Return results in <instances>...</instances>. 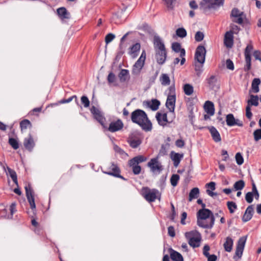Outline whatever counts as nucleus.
<instances>
[{
  "label": "nucleus",
  "mask_w": 261,
  "mask_h": 261,
  "mask_svg": "<svg viewBox=\"0 0 261 261\" xmlns=\"http://www.w3.org/2000/svg\"><path fill=\"white\" fill-rule=\"evenodd\" d=\"M7 174L11 177L13 182L18 186L17 177L16 172L8 167H7Z\"/></svg>",
  "instance_id": "nucleus-34"
},
{
  "label": "nucleus",
  "mask_w": 261,
  "mask_h": 261,
  "mask_svg": "<svg viewBox=\"0 0 261 261\" xmlns=\"http://www.w3.org/2000/svg\"><path fill=\"white\" fill-rule=\"evenodd\" d=\"M226 65L227 69L233 70L234 69V65L230 59H227L226 61Z\"/></svg>",
  "instance_id": "nucleus-59"
},
{
  "label": "nucleus",
  "mask_w": 261,
  "mask_h": 261,
  "mask_svg": "<svg viewBox=\"0 0 261 261\" xmlns=\"http://www.w3.org/2000/svg\"><path fill=\"white\" fill-rule=\"evenodd\" d=\"M206 49L203 46H198L196 50L195 59L199 63L203 64L205 61Z\"/></svg>",
  "instance_id": "nucleus-8"
},
{
  "label": "nucleus",
  "mask_w": 261,
  "mask_h": 261,
  "mask_svg": "<svg viewBox=\"0 0 261 261\" xmlns=\"http://www.w3.org/2000/svg\"><path fill=\"white\" fill-rule=\"evenodd\" d=\"M148 166L153 172H158L160 173L163 169L162 165L158 161V158L151 159L148 163Z\"/></svg>",
  "instance_id": "nucleus-13"
},
{
  "label": "nucleus",
  "mask_w": 261,
  "mask_h": 261,
  "mask_svg": "<svg viewBox=\"0 0 261 261\" xmlns=\"http://www.w3.org/2000/svg\"><path fill=\"white\" fill-rule=\"evenodd\" d=\"M207 128L209 130L214 141L216 142H220L221 140V136L217 129L213 126H208Z\"/></svg>",
  "instance_id": "nucleus-22"
},
{
  "label": "nucleus",
  "mask_w": 261,
  "mask_h": 261,
  "mask_svg": "<svg viewBox=\"0 0 261 261\" xmlns=\"http://www.w3.org/2000/svg\"><path fill=\"white\" fill-rule=\"evenodd\" d=\"M115 38V35L112 33H109L105 37V42L107 44L110 43L114 38Z\"/></svg>",
  "instance_id": "nucleus-55"
},
{
  "label": "nucleus",
  "mask_w": 261,
  "mask_h": 261,
  "mask_svg": "<svg viewBox=\"0 0 261 261\" xmlns=\"http://www.w3.org/2000/svg\"><path fill=\"white\" fill-rule=\"evenodd\" d=\"M176 34L178 37L182 38L187 36V33L186 30L184 28H180L176 30Z\"/></svg>",
  "instance_id": "nucleus-46"
},
{
  "label": "nucleus",
  "mask_w": 261,
  "mask_h": 261,
  "mask_svg": "<svg viewBox=\"0 0 261 261\" xmlns=\"http://www.w3.org/2000/svg\"><path fill=\"white\" fill-rule=\"evenodd\" d=\"M73 98H75L76 100H77V96L76 95H73L71 96L70 97L66 99H62L60 101H59V103L62 104V103H69L71 102Z\"/></svg>",
  "instance_id": "nucleus-56"
},
{
  "label": "nucleus",
  "mask_w": 261,
  "mask_h": 261,
  "mask_svg": "<svg viewBox=\"0 0 261 261\" xmlns=\"http://www.w3.org/2000/svg\"><path fill=\"white\" fill-rule=\"evenodd\" d=\"M245 17V14L244 15H241V16H238L237 18H233L232 21L236 23L241 24L243 23V19Z\"/></svg>",
  "instance_id": "nucleus-58"
},
{
  "label": "nucleus",
  "mask_w": 261,
  "mask_h": 261,
  "mask_svg": "<svg viewBox=\"0 0 261 261\" xmlns=\"http://www.w3.org/2000/svg\"><path fill=\"white\" fill-rule=\"evenodd\" d=\"M155 118L158 122L159 125L165 126L167 123H170L172 122L174 117L172 115V118L171 120H169L167 118L166 113H161V112H157L155 115Z\"/></svg>",
  "instance_id": "nucleus-10"
},
{
  "label": "nucleus",
  "mask_w": 261,
  "mask_h": 261,
  "mask_svg": "<svg viewBox=\"0 0 261 261\" xmlns=\"http://www.w3.org/2000/svg\"><path fill=\"white\" fill-rule=\"evenodd\" d=\"M201 238H195L190 239L189 241V244L191 246L193 247H198L200 245V242Z\"/></svg>",
  "instance_id": "nucleus-44"
},
{
  "label": "nucleus",
  "mask_w": 261,
  "mask_h": 261,
  "mask_svg": "<svg viewBox=\"0 0 261 261\" xmlns=\"http://www.w3.org/2000/svg\"><path fill=\"white\" fill-rule=\"evenodd\" d=\"M141 194L145 200L149 202H154L156 199L160 200L161 193L156 189H150L147 187H143L141 190Z\"/></svg>",
  "instance_id": "nucleus-5"
},
{
  "label": "nucleus",
  "mask_w": 261,
  "mask_h": 261,
  "mask_svg": "<svg viewBox=\"0 0 261 261\" xmlns=\"http://www.w3.org/2000/svg\"><path fill=\"white\" fill-rule=\"evenodd\" d=\"M154 46L156 51L155 57L157 62L162 65L166 60L167 52L163 42L159 36L154 37Z\"/></svg>",
  "instance_id": "nucleus-3"
},
{
  "label": "nucleus",
  "mask_w": 261,
  "mask_h": 261,
  "mask_svg": "<svg viewBox=\"0 0 261 261\" xmlns=\"http://www.w3.org/2000/svg\"><path fill=\"white\" fill-rule=\"evenodd\" d=\"M253 49V45L251 44L247 45L244 51L245 64L244 67V70L246 72L249 71L251 67V53Z\"/></svg>",
  "instance_id": "nucleus-7"
},
{
  "label": "nucleus",
  "mask_w": 261,
  "mask_h": 261,
  "mask_svg": "<svg viewBox=\"0 0 261 261\" xmlns=\"http://www.w3.org/2000/svg\"><path fill=\"white\" fill-rule=\"evenodd\" d=\"M10 214L12 216L17 211L16 210V202H13L10 206Z\"/></svg>",
  "instance_id": "nucleus-60"
},
{
  "label": "nucleus",
  "mask_w": 261,
  "mask_h": 261,
  "mask_svg": "<svg viewBox=\"0 0 261 261\" xmlns=\"http://www.w3.org/2000/svg\"><path fill=\"white\" fill-rule=\"evenodd\" d=\"M204 36V34L202 32L198 31L195 35V39L196 41L200 42L203 39Z\"/></svg>",
  "instance_id": "nucleus-53"
},
{
  "label": "nucleus",
  "mask_w": 261,
  "mask_h": 261,
  "mask_svg": "<svg viewBox=\"0 0 261 261\" xmlns=\"http://www.w3.org/2000/svg\"><path fill=\"white\" fill-rule=\"evenodd\" d=\"M244 12H241L238 9L233 8L231 11L230 16L233 18H237L241 15H244Z\"/></svg>",
  "instance_id": "nucleus-48"
},
{
  "label": "nucleus",
  "mask_w": 261,
  "mask_h": 261,
  "mask_svg": "<svg viewBox=\"0 0 261 261\" xmlns=\"http://www.w3.org/2000/svg\"><path fill=\"white\" fill-rule=\"evenodd\" d=\"M197 224L202 228H211L213 227L215 218L212 211L208 209H201L197 214Z\"/></svg>",
  "instance_id": "nucleus-2"
},
{
  "label": "nucleus",
  "mask_w": 261,
  "mask_h": 261,
  "mask_svg": "<svg viewBox=\"0 0 261 261\" xmlns=\"http://www.w3.org/2000/svg\"><path fill=\"white\" fill-rule=\"evenodd\" d=\"M123 126L122 121L120 119H118L110 123L108 130L111 133H114L122 129Z\"/></svg>",
  "instance_id": "nucleus-14"
},
{
  "label": "nucleus",
  "mask_w": 261,
  "mask_h": 261,
  "mask_svg": "<svg viewBox=\"0 0 261 261\" xmlns=\"http://www.w3.org/2000/svg\"><path fill=\"white\" fill-rule=\"evenodd\" d=\"M146 160V158L142 155H138L137 156L132 159L130 160L129 162H130V164H138L139 163H142Z\"/></svg>",
  "instance_id": "nucleus-36"
},
{
  "label": "nucleus",
  "mask_w": 261,
  "mask_h": 261,
  "mask_svg": "<svg viewBox=\"0 0 261 261\" xmlns=\"http://www.w3.org/2000/svg\"><path fill=\"white\" fill-rule=\"evenodd\" d=\"M81 102L85 108H88L90 106V101L86 96H82Z\"/></svg>",
  "instance_id": "nucleus-54"
},
{
  "label": "nucleus",
  "mask_w": 261,
  "mask_h": 261,
  "mask_svg": "<svg viewBox=\"0 0 261 261\" xmlns=\"http://www.w3.org/2000/svg\"><path fill=\"white\" fill-rule=\"evenodd\" d=\"M91 113L94 118L96 119L101 125H103L105 118L101 112L94 106H92L90 109Z\"/></svg>",
  "instance_id": "nucleus-15"
},
{
  "label": "nucleus",
  "mask_w": 261,
  "mask_h": 261,
  "mask_svg": "<svg viewBox=\"0 0 261 261\" xmlns=\"http://www.w3.org/2000/svg\"><path fill=\"white\" fill-rule=\"evenodd\" d=\"M204 109L205 112L210 116L214 115L215 113V108L213 102L211 101H206L204 105Z\"/></svg>",
  "instance_id": "nucleus-23"
},
{
  "label": "nucleus",
  "mask_w": 261,
  "mask_h": 261,
  "mask_svg": "<svg viewBox=\"0 0 261 261\" xmlns=\"http://www.w3.org/2000/svg\"><path fill=\"white\" fill-rule=\"evenodd\" d=\"M233 244V240L229 237H227L223 244L225 250L227 252H230L232 250Z\"/></svg>",
  "instance_id": "nucleus-31"
},
{
  "label": "nucleus",
  "mask_w": 261,
  "mask_h": 261,
  "mask_svg": "<svg viewBox=\"0 0 261 261\" xmlns=\"http://www.w3.org/2000/svg\"><path fill=\"white\" fill-rule=\"evenodd\" d=\"M161 84L163 86L169 85L170 84V80L168 74L163 73L160 77Z\"/></svg>",
  "instance_id": "nucleus-38"
},
{
  "label": "nucleus",
  "mask_w": 261,
  "mask_h": 261,
  "mask_svg": "<svg viewBox=\"0 0 261 261\" xmlns=\"http://www.w3.org/2000/svg\"><path fill=\"white\" fill-rule=\"evenodd\" d=\"M253 194L252 192H248L245 195V200L246 201L250 203L253 201Z\"/></svg>",
  "instance_id": "nucleus-57"
},
{
  "label": "nucleus",
  "mask_w": 261,
  "mask_h": 261,
  "mask_svg": "<svg viewBox=\"0 0 261 261\" xmlns=\"http://www.w3.org/2000/svg\"><path fill=\"white\" fill-rule=\"evenodd\" d=\"M235 158H236V160L237 163L239 165H241L242 164H243V163L244 162V159H243L242 154H241V153H240V152L237 153L236 154Z\"/></svg>",
  "instance_id": "nucleus-51"
},
{
  "label": "nucleus",
  "mask_w": 261,
  "mask_h": 261,
  "mask_svg": "<svg viewBox=\"0 0 261 261\" xmlns=\"http://www.w3.org/2000/svg\"><path fill=\"white\" fill-rule=\"evenodd\" d=\"M110 169L109 171H103V172L106 174L112 175L115 177V174H118L120 173V169L118 166V165L112 162L111 163L110 167H109Z\"/></svg>",
  "instance_id": "nucleus-19"
},
{
  "label": "nucleus",
  "mask_w": 261,
  "mask_h": 261,
  "mask_svg": "<svg viewBox=\"0 0 261 261\" xmlns=\"http://www.w3.org/2000/svg\"><path fill=\"white\" fill-rule=\"evenodd\" d=\"M25 190L26 192V196L30 203V207L32 210H34L36 208V205L35 203L33 191L29 185L28 186L25 187Z\"/></svg>",
  "instance_id": "nucleus-11"
},
{
  "label": "nucleus",
  "mask_w": 261,
  "mask_h": 261,
  "mask_svg": "<svg viewBox=\"0 0 261 261\" xmlns=\"http://www.w3.org/2000/svg\"><path fill=\"white\" fill-rule=\"evenodd\" d=\"M9 143L14 149H17L19 148L18 141L14 138H9Z\"/></svg>",
  "instance_id": "nucleus-50"
},
{
  "label": "nucleus",
  "mask_w": 261,
  "mask_h": 261,
  "mask_svg": "<svg viewBox=\"0 0 261 261\" xmlns=\"http://www.w3.org/2000/svg\"><path fill=\"white\" fill-rule=\"evenodd\" d=\"M57 13L60 17L63 19H68L70 17V13L64 7L59 8L57 9Z\"/></svg>",
  "instance_id": "nucleus-29"
},
{
  "label": "nucleus",
  "mask_w": 261,
  "mask_h": 261,
  "mask_svg": "<svg viewBox=\"0 0 261 261\" xmlns=\"http://www.w3.org/2000/svg\"><path fill=\"white\" fill-rule=\"evenodd\" d=\"M170 257L173 261H184L182 256L179 252L172 249H170Z\"/></svg>",
  "instance_id": "nucleus-28"
},
{
  "label": "nucleus",
  "mask_w": 261,
  "mask_h": 261,
  "mask_svg": "<svg viewBox=\"0 0 261 261\" xmlns=\"http://www.w3.org/2000/svg\"><path fill=\"white\" fill-rule=\"evenodd\" d=\"M129 165L130 167L132 168V170L133 173L135 175H138L140 173L141 168L138 164H130V162H129Z\"/></svg>",
  "instance_id": "nucleus-41"
},
{
  "label": "nucleus",
  "mask_w": 261,
  "mask_h": 261,
  "mask_svg": "<svg viewBox=\"0 0 261 261\" xmlns=\"http://www.w3.org/2000/svg\"><path fill=\"white\" fill-rule=\"evenodd\" d=\"M253 213V206L252 205L248 206L242 217V221L244 222L249 221L252 218Z\"/></svg>",
  "instance_id": "nucleus-18"
},
{
  "label": "nucleus",
  "mask_w": 261,
  "mask_h": 261,
  "mask_svg": "<svg viewBox=\"0 0 261 261\" xmlns=\"http://www.w3.org/2000/svg\"><path fill=\"white\" fill-rule=\"evenodd\" d=\"M169 90L170 91L169 94L168 95L166 106L169 110L170 112L172 114V115H173V117H175L174 116V109L175 106V101H176V95L175 93V88L174 87H170L169 88Z\"/></svg>",
  "instance_id": "nucleus-6"
},
{
  "label": "nucleus",
  "mask_w": 261,
  "mask_h": 261,
  "mask_svg": "<svg viewBox=\"0 0 261 261\" xmlns=\"http://www.w3.org/2000/svg\"><path fill=\"white\" fill-rule=\"evenodd\" d=\"M128 71L126 69H121L119 74V77L121 82H125L126 81L128 75Z\"/></svg>",
  "instance_id": "nucleus-40"
},
{
  "label": "nucleus",
  "mask_w": 261,
  "mask_h": 261,
  "mask_svg": "<svg viewBox=\"0 0 261 261\" xmlns=\"http://www.w3.org/2000/svg\"><path fill=\"white\" fill-rule=\"evenodd\" d=\"M172 49L176 53L180 52V56L181 57H185L186 55V51L185 49L181 48V45L179 43L174 42L172 44Z\"/></svg>",
  "instance_id": "nucleus-27"
},
{
  "label": "nucleus",
  "mask_w": 261,
  "mask_h": 261,
  "mask_svg": "<svg viewBox=\"0 0 261 261\" xmlns=\"http://www.w3.org/2000/svg\"><path fill=\"white\" fill-rule=\"evenodd\" d=\"M31 126V123L30 121L28 119H24L21 121L20 123V126L22 131L24 129H27L28 127Z\"/></svg>",
  "instance_id": "nucleus-45"
},
{
  "label": "nucleus",
  "mask_w": 261,
  "mask_h": 261,
  "mask_svg": "<svg viewBox=\"0 0 261 261\" xmlns=\"http://www.w3.org/2000/svg\"><path fill=\"white\" fill-rule=\"evenodd\" d=\"M260 83L259 79H254L251 84V88L254 93H257L259 91L258 86Z\"/></svg>",
  "instance_id": "nucleus-37"
},
{
  "label": "nucleus",
  "mask_w": 261,
  "mask_h": 261,
  "mask_svg": "<svg viewBox=\"0 0 261 261\" xmlns=\"http://www.w3.org/2000/svg\"><path fill=\"white\" fill-rule=\"evenodd\" d=\"M226 124L229 126L237 125L239 126H243V123L242 121L236 119L232 114H229L226 116Z\"/></svg>",
  "instance_id": "nucleus-12"
},
{
  "label": "nucleus",
  "mask_w": 261,
  "mask_h": 261,
  "mask_svg": "<svg viewBox=\"0 0 261 261\" xmlns=\"http://www.w3.org/2000/svg\"><path fill=\"white\" fill-rule=\"evenodd\" d=\"M24 147L29 151H31L35 146V142L31 134L25 138L23 141Z\"/></svg>",
  "instance_id": "nucleus-20"
},
{
  "label": "nucleus",
  "mask_w": 261,
  "mask_h": 261,
  "mask_svg": "<svg viewBox=\"0 0 261 261\" xmlns=\"http://www.w3.org/2000/svg\"><path fill=\"white\" fill-rule=\"evenodd\" d=\"M247 238V236H243L242 237H241L238 241L235 252V255L238 256L239 258H241L243 254Z\"/></svg>",
  "instance_id": "nucleus-9"
},
{
  "label": "nucleus",
  "mask_w": 261,
  "mask_h": 261,
  "mask_svg": "<svg viewBox=\"0 0 261 261\" xmlns=\"http://www.w3.org/2000/svg\"><path fill=\"white\" fill-rule=\"evenodd\" d=\"M246 117L250 119L252 116V114L251 112V107L247 106L246 108Z\"/></svg>",
  "instance_id": "nucleus-64"
},
{
  "label": "nucleus",
  "mask_w": 261,
  "mask_h": 261,
  "mask_svg": "<svg viewBox=\"0 0 261 261\" xmlns=\"http://www.w3.org/2000/svg\"><path fill=\"white\" fill-rule=\"evenodd\" d=\"M210 249L208 245H204L203 249V255L207 258V261H216L217 257L215 254L210 255L208 251Z\"/></svg>",
  "instance_id": "nucleus-24"
},
{
  "label": "nucleus",
  "mask_w": 261,
  "mask_h": 261,
  "mask_svg": "<svg viewBox=\"0 0 261 261\" xmlns=\"http://www.w3.org/2000/svg\"><path fill=\"white\" fill-rule=\"evenodd\" d=\"M144 61L141 60V59H138L137 62L133 66V68L132 70V73L135 75H138L142 68H143L144 65Z\"/></svg>",
  "instance_id": "nucleus-21"
},
{
  "label": "nucleus",
  "mask_w": 261,
  "mask_h": 261,
  "mask_svg": "<svg viewBox=\"0 0 261 261\" xmlns=\"http://www.w3.org/2000/svg\"><path fill=\"white\" fill-rule=\"evenodd\" d=\"M244 186L245 182L243 180L237 181L233 185V187L236 190H241L244 188Z\"/></svg>",
  "instance_id": "nucleus-47"
},
{
  "label": "nucleus",
  "mask_w": 261,
  "mask_h": 261,
  "mask_svg": "<svg viewBox=\"0 0 261 261\" xmlns=\"http://www.w3.org/2000/svg\"><path fill=\"white\" fill-rule=\"evenodd\" d=\"M140 47H141L140 44L138 43H137L134 44L130 48V50L129 53L131 55H134V57H136L135 54L140 50Z\"/></svg>",
  "instance_id": "nucleus-42"
},
{
  "label": "nucleus",
  "mask_w": 261,
  "mask_h": 261,
  "mask_svg": "<svg viewBox=\"0 0 261 261\" xmlns=\"http://www.w3.org/2000/svg\"><path fill=\"white\" fill-rule=\"evenodd\" d=\"M258 105V97L257 95H250V99L247 101V106L251 107V106H257Z\"/></svg>",
  "instance_id": "nucleus-35"
},
{
  "label": "nucleus",
  "mask_w": 261,
  "mask_h": 261,
  "mask_svg": "<svg viewBox=\"0 0 261 261\" xmlns=\"http://www.w3.org/2000/svg\"><path fill=\"white\" fill-rule=\"evenodd\" d=\"M165 4L169 8L173 7V4L175 2V0H163Z\"/></svg>",
  "instance_id": "nucleus-63"
},
{
  "label": "nucleus",
  "mask_w": 261,
  "mask_h": 261,
  "mask_svg": "<svg viewBox=\"0 0 261 261\" xmlns=\"http://www.w3.org/2000/svg\"><path fill=\"white\" fill-rule=\"evenodd\" d=\"M207 86L211 90H215L219 88L218 79L216 76L212 75L206 79Z\"/></svg>",
  "instance_id": "nucleus-16"
},
{
  "label": "nucleus",
  "mask_w": 261,
  "mask_h": 261,
  "mask_svg": "<svg viewBox=\"0 0 261 261\" xmlns=\"http://www.w3.org/2000/svg\"><path fill=\"white\" fill-rule=\"evenodd\" d=\"M115 75L113 72H110L108 76V81L109 83H112L114 82L115 80Z\"/></svg>",
  "instance_id": "nucleus-61"
},
{
  "label": "nucleus",
  "mask_w": 261,
  "mask_h": 261,
  "mask_svg": "<svg viewBox=\"0 0 261 261\" xmlns=\"http://www.w3.org/2000/svg\"><path fill=\"white\" fill-rule=\"evenodd\" d=\"M186 238L189 240L195 238H201L200 233L197 230H192L185 233Z\"/></svg>",
  "instance_id": "nucleus-32"
},
{
  "label": "nucleus",
  "mask_w": 261,
  "mask_h": 261,
  "mask_svg": "<svg viewBox=\"0 0 261 261\" xmlns=\"http://www.w3.org/2000/svg\"><path fill=\"white\" fill-rule=\"evenodd\" d=\"M183 158L182 154H179L178 153H175L172 151L171 153V158L173 161V164L175 167H177L179 164L180 160Z\"/></svg>",
  "instance_id": "nucleus-26"
},
{
  "label": "nucleus",
  "mask_w": 261,
  "mask_h": 261,
  "mask_svg": "<svg viewBox=\"0 0 261 261\" xmlns=\"http://www.w3.org/2000/svg\"><path fill=\"white\" fill-rule=\"evenodd\" d=\"M150 108L152 111H156L159 109L160 105V102L156 99H152L151 101H146L144 102V104Z\"/></svg>",
  "instance_id": "nucleus-25"
},
{
  "label": "nucleus",
  "mask_w": 261,
  "mask_h": 261,
  "mask_svg": "<svg viewBox=\"0 0 261 261\" xmlns=\"http://www.w3.org/2000/svg\"><path fill=\"white\" fill-rule=\"evenodd\" d=\"M199 193V189L198 188H193L189 193V201H191L193 199L198 198Z\"/></svg>",
  "instance_id": "nucleus-33"
},
{
  "label": "nucleus",
  "mask_w": 261,
  "mask_h": 261,
  "mask_svg": "<svg viewBox=\"0 0 261 261\" xmlns=\"http://www.w3.org/2000/svg\"><path fill=\"white\" fill-rule=\"evenodd\" d=\"M130 146L134 148L138 147L141 143V140L138 138L130 137L128 141Z\"/></svg>",
  "instance_id": "nucleus-30"
},
{
  "label": "nucleus",
  "mask_w": 261,
  "mask_h": 261,
  "mask_svg": "<svg viewBox=\"0 0 261 261\" xmlns=\"http://www.w3.org/2000/svg\"><path fill=\"white\" fill-rule=\"evenodd\" d=\"M224 0H202L199 4V9L206 14L212 10H216L224 4Z\"/></svg>",
  "instance_id": "nucleus-4"
},
{
  "label": "nucleus",
  "mask_w": 261,
  "mask_h": 261,
  "mask_svg": "<svg viewBox=\"0 0 261 261\" xmlns=\"http://www.w3.org/2000/svg\"><path fill=\"white\" fill-rule=\"evenodd\" d=\"M254 140L258 141L261 139V129H257L253 133Z\"/></svg>",
  "instance_id": "nucleus-52"
},
{
  "label": "nucleus",
  "mask_w": 261,
  "mask_h": 261,
  "mask_svg": "<svg viewBox=\"0 0 261 261\" xmlns=\"http://www.w3.org/2000/svg\"><path fill=\"white\" fill-rule=\"evenodd\" d=\"M179 179V176L178 174H173L170 178L171 184L172 186L175 187Z\"/></svg>",
  "instance_id": "nucleus-49"
},
{
  "label": "nucleus",
  "mask_w": 261,
  "mask_h": 261,
  "mask_svg": "<svg viewBox=\"0 0 261 261\" xmlns=\"http://www.w3.org/2000/svg\"><path fill=\"white\" fill-rule=\"evenodd\" d=\"M193 87L189 84H186L184 86V91L187 95H191L193 93Z\"/></svg>",
  "instance_id": "nucleus-39"
},
{
  "label": "nucleus",
  "mask_w": 261,
  "mask_h": 261,
  "mask_svg": "<svg viewBox=\"0 0 261 261\" xmlns=\"http://www.w3.org/2000/svg\"><path fill=\"white\" fill-rule=\"evenodd\" d=\"M168 233L169 236H170L171 237H174L175 236L174 228L172 226H170L168 228Z\"/></svg>",
  "instance_id": "nucleus-62"
},
{
  "label": "nucleus",
  "mask_w": 261,
  "mask_h": 261,
  "mask_svg": "<svg viewBox=\"0 0 261 261\" xmlns=\"http://www.w3.org/2000/svg\"><path fill=\"white\" fill-rule=\"evenodd\" d=\"M233 37L231 31L227 32L224 36V43L228 48H231L233 45Z\"/></svg>",
  "instance_id": "nucleus-17"
},
{
  "label": "nucleus",
  "mask_w": 261,
  "mask_h": 261,
  "mask_svg": "<svg viewBox=\"0 0 261 261\" xmlns=\"http://www.w3.org/2000/svg\"><path fill=\"white\" fill-rule=\"evenodd\" d=\"M227 206L230 213L231 214L233 213L235 210L237 208V205L233 201H228L227 202Z\"/></svg>",
  "instance_id": "nucleus-43"
},
{
  "label": "nucleus",
  "mask_w": 261,
  "mask_h": 261,
  "mask_svg": "<svg viewBox=\"0 0 261 261\" xmlns=\"http://www.w3.org/2000/svg\"><path fill=\"white\" fill-rule=\"evenodd\" d=\"M131 120L135 124L139 125L145 132H150L152 129V125L145 111L141 109H137L131 113Z\"/></svg>",
  "instance_id": "nucleus-1"
}]
</instances>
